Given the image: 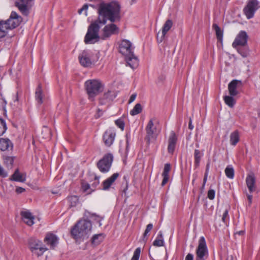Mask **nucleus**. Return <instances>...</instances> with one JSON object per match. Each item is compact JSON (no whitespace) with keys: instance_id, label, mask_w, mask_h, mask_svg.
Returning <instances> with one entry per match:
<instances>
[{"instance_id":"1","label":"nucleus","mask_w":260,"mask_h":260,"mask_svg":"<svg viewBox=\"0 0 260 260\" xmlns=\"http://www.w3.org/2000/svg\"><path fill=\"white\" fill-rule=\"evenodd\" d=\"M120 5L116 2H112L110 3H101L98 7L99 17L96 21L100 24H106L107 20L111 22L119 21Z\"/></svg>"},{"instance_id":"2","label":"nucleus","mask_w":260,"mask_h":260,"mask_svg":"<svg viewBox=\"0 0 260 260\" xmlns=\"http://www.w3.org/2000/svg\"><path fill=\"white\" fill-rule=\"evenodd\" d=\"M92 224L90 221L81 219L71 229V233L74 239H80L87 238L91 233Z\"/></svg>"},{"instance_id":"3","label":"nucleus","mask_w":260,"mask_h":260,"mask_svg":"<svg viewBox=\"0 0 260 260\" xmlns=\"http://www.w3.org/2000/svg\"><path fill=\"white\" fill-rule=\"evenodd\" d=\"M84 86L86 92L90 96L98 95L104 89L101 81L98 79L88 80L85 82Z\"/></svg>"},{"instance_id":"4","label":"nucleus","mask_w":260,"mask_h":260,"mask_svg":"<svg viewBox=\"0 0 260 260\" xmlns=\"http://www.w3.org/2000/svg\"><path fill=\"white\" fill-rule=\"evenodd\" d=\"M99 24H100L95 21L89 26L84 38V42L86 44H91L99 41V31L100 28Z\"/></svg>"},{"instance_id":"5","label":"nucleus","mask_w":260,"mask_h":260,"mask_svg":"<svg viewBox=\"0 0 260 260\" xmlns=\"http://www.w3.org/2000/svg\"><path fill=\"white\" fill-rule=\"evenodd\" d=\"M113 160V156L111 153L105 154L103 157L98 161L97 164L98 169L101 172L104 173L109 172Z\"/></svg>"},{"instance_id":"6","label":"nucleus","mask_w":260,"mask_h":260,"mask_svg":"<svg viewBox=\"0 0 260 260\" xmlns=\"http://www.w3.org/2000/svg\"><path fill=\"white\" fill-rule=\"evenodd\" d=\"M196 253V260H205L208 256V248L204 237H200L199 240Z\"/></svg>"},{"instance_id":"7","label":"nucleus","mask_w":260,"mask_h":260,"mask_svg":"<svg viewBox=\"0 0 260 260\" xmlns=\"http://www.w3.org/2000/svg\"><path fill=\"white\" fill-rule=\"evenodd\" d=\"M29 246L31 252L38 256L42 255L48 249L42 245L41 241L36 239H30L29 242Z\"/></svg>"},{"instance_id":"8","label":"nucleus","mask_w":260,"mask_h":260,"mask_svg":"<svg viewBox=\"0 0 260 260\" xmlns=\"http://www.w3.org/2000/svg\"><path fill=\"white\" fill-rule=\"evenodd\" d=\"M34 0H17L15 5L21 13L24 16H27L33 5Z\"/></svg>"},{"instance_id":"9","label":"nucleus","mask_w":260,"mask_h":260,"mask_svg":"<svg viewBox=\"0 0 260 260\" xmlns=\"http://www.w3.org/2000/svg\"><path fill=\"white\" fill-rule=\"evenodd\" d=\"M258 7V2L257 0H249L243 10L247 18L249 19L252 18Z\"/></svg>"},{"instance_id":"10","label":"nucleus","mask_w":260,"mask_h":260,"mask_svg":"<svg viewBox=\"0 0 260 260\" xmlns=\"http://www.w3.org/2000/svg\"><path fill=\"white\" fill-rule=\"evenodd\" d=\"M119 52L125 57L132 55L133 53V47L132 43L128 40H124L121 41L119 47Z\"/></svg>"},{"instance_id":"11","label":"nucleus","mask_w":260,"mask_h":260,"mask_svg":"<svg viewBox=\"0 0 260 260\" xmlns=\"http://www.w3.org/2000/svg\"><path fill=\"white\" fill-rule=\"evenodd\" d=\"M115 136L116 132L113 128H109L107 129L103 136V141L105 145L107 147L111 146L115 140Z\"/></svg>"},{"instance_id":"12","label":"nucleus","mask_w":260,"mask_h":260,"mask_svg":"<svg viewBox=\"0 0 260 260\" xmlns=\"http://www.w3.org/2000/svg\"><path fill=\"white\" fill-rule=\"evenodd\" d=\"M80 64L84 67H89L93 62L91 59V53L88 50L83 51L78 56Z\"/></svg>"},{"instance_id":"13","label":"nucleus","mask_w":260,"mask_h":260,"mask_svg":"<svg viewBox=\"0 0 260 260\" xmlns=\"http://www.w3.org/2000/svg\"><path fill=\"white\" fill-rule=\"evenodd\" d=\"M22 21L21 17L19 16L15 12L13 11L9 18L5 21L7 24L10 26L11 29L15 28L18 26Z\"/></svg>"},{"instance_id":"14","label":"nucleus","mask_w":260,"mask_h":260,"mask_svg":"<svg viewBox=\"0 0 260 260\" xmlns=\"http://www.w3.org/2000/svg\"><path fill=\"white\" fill-rule=\"evenodd\" d=\"M248 36L245 31H240L236 37L232 46L236 48L238 46H244L247 44Z\"/></svg>"},{"instance_id":"15","label":"nucleus","mask_w":260,"mask_h":260,"mask_svg":"<svg viewBox=\"0 0 260 260\" xmlns=\"http://www.w3.org/2000/svg\"><path fill=\"white\" fill-rule=\"evenodd\" d=\"M173 25V22L171 20H167L164 24L161 33L158 32L157 35V40L159 43H161L164 40L165 36L167 32L171 29Z\"/></svg>"},{"instance_id":"16","label":"nucleus","mask_w":260,"mask_h":260,"mask_svg":"<svg viewBox=\"0 0 260 260\" xmlns=\"http://www.w3.org/2000/svg\"><path fill=\"white\" fill-rule=\"evenodd\" d=\"M147 137L149 141L151 139H155L157 135V129L154 126L152 119L149 121L146 127Z\"/></svg>"},{"instance_id":"17","label":"nucleus","mask_w":260,"mask_h":260,"mask_svg":"<svg viewBox=\"0 0 260 260\" xmlns=\"http://www.w3.org/2000/svg\"><path fill=\"white\" fill-rule=\"evenodd\" d=\"M242 83L240 81L237 80H233L228 85V89L229 93L232 96L236 95L241 87Z\"/></svg>"},{"instance_id":"18","label":"nucleus","mask_w":260,"mask_h":260,"mask_svg":"<svg viewBox=\"0 0 260 260\" xmlns=\"http://www.w3.org/2000/svg\"><path fill=\"white\" fill-rule=\"evenodd\" d=\"M119 28L115 24L113 23L108 24L103 28V38L105 39L112 35L117 34Z\"/></svg>"},{"instance_id":"19","label":"nucleus","mask_w":260,"mask_h":260,"mask_svg":"<svg viewBox=\"0 0 260 260\" xmlns=\"http://www.w3.org/2000/svg\"><path fill=\"white\" fill-rule=\"evenodd\" d=\"M44 242L50 248L54 249L58 243V238L55 235L49 233L46 234Z\"/></svg>"},{"instance_id":"20","label":"nucleus","mask_w":260,"mask_h":260,"mask_svg":"<svg viewBox=\"0 0 260 260\" xmlns=\"http://www.w3.org/2000/svg\"><path fill=\"white\" fill-rule=\"evenodd\" d=\"M255 181L256 179L254 173L252 172L248 173L246 178V183L247 187L251 193L256 189Z\"/></svg>"},{"instance_id":"21","label":"nucleus","mask_w":260,"mask_h":260,"mask_svg":"<svg viewBox=\"0 0 260 260\" xmlns=\"http://www.w3.org/2000/svg\"><path fill=\"white\" fill-rule=\"evenodd\" d=\"M176 142L177 137L174 132H171L168 140V150L169 153H172L174 152L175 148Z\"/></svg>"},{"instance_id":"22","label":"nucleus","mask_w":260,"mask_h":260,"mask_svg":"<svg viewBox=\"0 0 260 260\" xmlns=\"http://www.w3.org/2000/svg\"><path fill=\"white\" fill-rule=\"evenodd\" d=\"M118 176V173H114L111 176L106 179L103 182V189L104 190L109 189Z\"/></svg>"},{"instance_id":"23","label":"nucleus","mask_w":260,"mask_h":260,"mask_svg":"<svg viewBox=\"0 0 260 260\" xmlns=\"http://www.w3.org/2000/svg\"><path fill=\"white\" fill-rule=\"evenodd\" d=\"M22 219L23 221L29 226H31L34 224V216L28 211H23L21 212Z\"/></svg>"},{"instance_id":"24","label":"nucleus","mask_w":260,"mask_h":260,"mask_svg":"<svg viewBox=\"0 0 260 260\" xmlns=\"http://www.w3.org/2000/svg\"><path fill=\"white\" fill-rule=\"evenodd\" d=\"M125 60L127 65H128L132 69H134L138 67L139 60L134 54L126 57Z\"/></svg>"},{"instance_id":"25","label":"nucleus","mask_w":260,"mask_h":260,"mask_svg":"<svg viewBox=\"0 0 260 260\" xmlns=\"http://www.w3.org/2000/svg\"><path fill=\"white\" fill-rule=\"evenodd\" d=\"M13 144L8 139L0 138V149L2 151H6L10 148L12 149Z\"/></svg>"},{"instance_id":"26","label":"nucleus","mask_w":260,"mask_h":260,"mask_svg":"<svg viewBox=\"0 0 260 260\" xmlns=\"http://www.w3.org/2000/svg\"><path fill=\"white\" fill-rule=\"evenodd\" d=\"M171 170V166L169 164H166L165 165L164 169L163 172L162 173V176L163 177V179L161 182V185L164 186L169 180V172Z\"/></svg>"},{"instance_id":"27","label":"nucleus","mask_w":260,"mask_h":260,"mask_svg":"<svg viewBox=\"0 0 260 260\" xmlns=\"http://www.w3.org/2000/svg\"><path fill=\"white\" fill-rule=\"evenodd\" d=\"M9 30L11 29L6 22L3 20L0 21V38L5 37Z\"/></svg>"},{"instance_id":"28","label":"nucleus","mask_w":260,"mask_h":260,"mask_svg":"<svg viewBox=\"0 0 260 260\" xmlns=\"http://www.w3.org/2000/svg\"><path fill=\"white\" fill-rule=\"evenodd\" d=\"M11 180L15 181L23 182L26 180V175L24 174L20 173L19 171L17 170L12 176Z\"/></svg>"},{"instance_id":"29","label":"nucleus","mask_w":260,"mask_h":260,"mask_svg":"<svg viewBox=\"0 0 260 260\" xmlns=\"http://www.w3.org/2000/svg\"><path fill=\"white\" fill-rule=\"evenodd\" d=\"M230 141L231 145L235 146L239 141V133L238 131L233 132L230 136Z\"/></svg>"},{"instance_id":"30","label":"nucleus","mask_w":260,"mask_h":260,"mask_svg":"<svg viewBox=\"0 0 260 260\" xmlns=\"http://www.w3.org/2000/svg\"><path fill=\"white\" fill-rule=\"evenodd\" d=\"M105 236L103 234L94 235L91 239V243L93 245L100 244L104 240Z\"/></svg>"},{"instance_id":"31","label":"nucleus","mask_w":260,"mask_h":260,"mask_svg":"<svg viewBox=\"0 0 260 260\" xmlns=\"http://www.w3.org/2000/svg\"><path fill=\"white\" fill-rule=\"evenodd\" d=\"M153 245L155 246H162L164 245V241L162 234L159 232L156 239L154 241Z\"/></svg>"},{"instance_id":"32","label":"nucleus","mask_w":260,"mask_h":260,"mask_svg":"<svg viewBox=\"0 0 260 260\" xmlns=\"http://www.w3.org/2000/svg\"><path fill=\"white\" fill-rule=\"evenodd\" d=\"M213 28L214 29L217 39L220 41H222L223 38V31L221 30L220 28L218 26V25L216 24H213Z\"/></svg>"},{"instance_id":"33","label":"nucleus","mask_w":260,"mask_h":260,"mask_svg":"<svg viewBox=\"0 0 260 260\" xmlns=\"http://www.w3.org/2000/svg\"><path fill=\"white\" fill-rule=\"evenodd\" d=\"M82 189L86 194H90L94 191V188H92L91 185L87 182L82 183Z\"/></svg>"},{"instance_id":"34","label":"nucleus","mask_w":260,"mask_h":260,"mask_svg":"<svg viewBox=\"0 0 260 260\" xmlns=\"http://www.w3.org/2000/svg\"><path fill=\"white\" fill-rule=\"evenodd\" d=\"M225 174L226 177L230 179L234 177V170L232 166H228L225 169Z\"/></svg>"},{"instance_id":"35","label":"nucleus","mask_w":260,"mask_h":260,"mask_svg":"<svg viewBox=\"0 0 260 260\" xmlns=\"http://www.w3.org/2000/svg\"><path fill=\"white\" fill-rule=\"evenodd\" d=\"M142 111V107L140 104H137L133 109L130 111V114L132 116L137 115Z\"/></svg>"},{"instance_id":"36","label":"nucleus","mask_w":260,"mask_h":260,"mask_svg":"<svg viewBox=\"0 0 260 260\" xmlns=\"http://www.w3.org/2000/svg\"><path fill=\"white\" fill-rule=\"evenodd\" d=\"M222 221L224 223L226 226L228 225L229 221V211L227 209H226L222 214Z\"/></svg>"},{"instance_id":"37","label":"nucleus","mask_w":260,"mask_h":260,"mask_svg":"<svg viewBox=\"0 0 260 260\" xmlns=\"http://www.w3.org/2000/svg\"><path fill=\"white\" fill-rule=\"evenodd\" d=\"M7 128L6 122L3 119L0 118V136L5 134Z\"/></svg>"},{"instance_id":"38","label":"nucleus","mask_w":260,"mask_h":260,"mask_svg":"<svg viewBox=\"0 0 260 260\" xmlns=\"http://www.w3.org/2000/svg\"><path fill=\"white\" fill-rule=\"evenodd\" d=\"M194 162L196 166H199L201 159V153L199 150L196 149L194 153Z\"/></svg>"},{"instance_id":"39","label":"nucleus","mask_w":260,"mask_h":260,"mask_svg":"<svg viewBox=\"0 0 260 260\" xmlns=\"http://www.w3.org/2000/svg\"><path fill=\"white\" fill-rule=\"evenodd\" d=\"M223 100L225 104L231 108L233 107L236 102L235 99H223Z\"/></svg>"},{"instance_id":"40","label":"nucleus","mask_w":260,"mask_h":260,"mask_svg":"<svg viewBox=\"0 0 260 260\" xmlns=\"http://www.w3.org/2000/svg\"><path fill=\"white\" fill-rule=\"evenodd\" d=\"M141 253V248L138 247L135 250L131 260H139Z\"/></svg>"},{"instance_id":"41","label":"nucleus","mask_w":260,"mask_h":260,"mask_svg":"<svg viewBox=\"0 0 260 260\" xmlns=\"http://www.w3.org/2000/svg\"><path fill=\"white\" fill-rule=\"evenodd\" d=\"M69 202L71 204V206H76V204L78 201V199L77 196H71L68 198V199Z\"/></svg>"},{"instance_id":"42","label":"nucleus","mask_w":260,"mask_h":260,"mask_svg":"<svg viewBox=\"0 0 260 260\" xmlns=\"http://www.w3.org/2000/svg\"><path fill=\"white\" fill-rule=\"evenodd\" d=\"M153 224L152 223H149L147 225L146 229L144 232L143 234V240H145V239H147V236L149 232L152 229Z\"/></svg>"},{"instance_id":"43","label":"nucleus","mask_w":260,"mask_h":260,"mask_svg":"<svg viewBox=\"0 0 260 260\" xmlns=\"http://www.w3.org/2000/svg\"><path fill=\"white\" fill-rule=\"evenodd\" d=\"M14 158L12 156H7L5 157L4 161L5 163L8 166H12L14 162Z\"/></svg>"},{"instance_id":"44","label":"nucleus","mask_w":260,"mask_h":260,"mask_svg":"<svg viewBox=\"0 0 260 260\" xmlns=\"http://www.w3.org/2000/svg\"><path fill=\"white\" fill-rule=\"evenodd\" d=\"M116 125L119 127L122 131L124 129V123L121 119H118L115 121Z\"/></svg>"},{"instance_id":"45","label":"nucleus","mask_w":260,"mask_h":260,"mask_svg":"<svg viewBox=\"0 0 260 260\" xmlns=\"http://www.w3.org/2000/svg\"><path fill=\"white\" fill-rule=\"evenodd\" d=\"M215 191L213 189H210L208 191L207 197L210 200H213L215 198Z\"/></svg>"},{"instance_id":"46","label":"nucleus","mask_w":260,"mask_h":260,"mask_svg":"<svg viewBox=\"0 0 260 260\" xmlns=\"http://www.w3.org/2000/svg\"><path fill=\"white\" fill-rule=\"evenodd\" d=\"M85 215L87 217L93 218L95 220H98L99 218V216L94 213H90L88 212H85Z\"/></svg>"},{"instance_id":"47","label":"nucleus","mask_w":260,"mask_h":260,"mask_svg":"<svg viewBox=\"0 0 260 260\" xmlns=\"http://www.w3.org/2000/svg\"><path fill=\"white\" fill-rule=\"evenodd\" d=\"M43 133H46L47 134V136L43 137V138H44L45 139H49L51 138L50 131L48 128L46 127L44 128V129L43 131Z\"/></svg>"},{"instance_id":"48","label":"nucleus","mask_w":260,"mask_h":260,"mask_svg":"<svg viewBox=\"0 0 260 260\" xmlns=\"http://www.w3.org/2000/svg\"><path fill=\"white\" fill-rule=\"evenodd\" d=\"M42 96H45L42 93V90L40 87H38L36 91V98H41Z\"/></svg>"},{"instance_id":"49","label":"nucleus","mask_w":260,"mask_h":260,"mask_svg":"<svg viewBox=\"0 0 260 260\" xmlns=\"http://www.w3.org/2000/svg\"><path fill=\"white\" fill-rule=\"evenodd\" d=\"M99 177H95L94 182L91 185V187L92 188H94V190L95 189V188L99 184Z\"/></svg>"},{"instance_id":"50","label":"nucleus","mask_w":260,"mask_h":260,"mask_svg":"<svg viewBox=\"0 0 260 260\" xmlns=\"http://www.w3.org/2000/svg\"><path fill=\"white\" fill-rule=\"evenodd\" d=\"M0 176L3 177H5L7 176V173L4 171V169L1 166H0Z\"/></svg>"},{"instance_id":"51","label":"nucleus","mask_w":260,"mask_h":260,"mask_svg":"<svg viewBox=\"0 0 260 260\" xmlns=\"http://www.w3.org/2000/svg\"><path fill=\"white\" fill-rule=\"evenodd\" d=\"M208 165L207 166V169H208ZM207 177H208V172H207V170H206V172L205 174V176H204V180H203V187H204V186L205 185V184L207 180Z\"/></svg>"},{"instance_id":"52","label":"nucleus","mask_w":260,"mask_h":260,"mask_svg":"<svg viewBox=\"0 0 260 260\" xmlns=\"http://www.w3.org/2000/svg\"><path fill=\"white\" fill-rule=\"evenodd\" d=\"M106 95L107 96H111V97H112V96H116L117 95H116L115 94V93H114L113 92H111V91H108V92H107L106 93Z\"/></svg>"},{"instance_id":"53","label":"nucleus","mask_w":260,"mask_h":260,"mask_svg":"<svg viewBox=\"0 0 260 260\" xmlns=\"http://www.w3.org/2000/svg\"><path fill=\"white\" fill-rule=\"evenodd\" d=\"M193 255L192 254L188 253L185 257V260H193Z\"/></svg>"},{"instance_id":"54","label":"nucleus","mask_w":260,"mask_h":260,"mask_svg":"<svg viewBox=\"0 0 260 260\" xmlns=\"http://www.w3.org/2000/svg\"><path fill=\"white\" fill-rule=\"evenodd\" d=\"M88 8V5L87 4L84 5L82 8V10L83 11H85V15L86 16L87 15V11Z\"/></svg>"},{"instance_id":"55","label":"nucleus","mask_w":260,"mask_h":260,"mask_svg":"<svg viewBox=\"0 0 260 260\" xmlns=\"http://www.w3.org/2000/svg\"><path fill=\"white\" fill-rule=\"evenodd\" d=\"M24 190H25V189L21 187H19L16 188V192L18 193H22Z\"/></svg>"},{"instance_id":"56","label":"nucleus","mask_w":260,"mask_h":260,"mask_svg":"<svg viewBox=\"0 0 260 260\" xmlns=\"http://www.w3.org/2000/svg\"><path fill=\"white\" fill-rule=\"evenodd\" d=\"M247 198L248 200L249 204L251 205L252 201V196L251 194H247Z\"/></svg>"},{"instance_id":"57","label":"nucleus","mask_w":260,"mask_h":260,"mask_svg":"<svg viewBox=\"0 0 260 260\" xmlns=\"http://www.w3.org/2000/svg\"><path fill=\"white\" fill-rule=\"evenodd\" d=\"M189 128L190 129H192L193 128V125L192 124V120L191 119H189Z\"/></svg>"},{"instance_id":"58","label":"nucleus","mask_w":260,"mask_h":260,"mask_svg":"<svg viewBox=\"0 0 260 260\" xmlns=\"http://www.w3.org/2000/svg\"><path fill=\"white\" fill-rule=\"evenodd\" d=\"M193 179L192 180V184H194L195 180H196V179H197V174H193Z\"/></svg>"},{"instance_id":"59","label":"nucleus","mask_w":260,"mask_h":260,"mask_svg":"<svg viewBox=\"0 0 260 260\" xmlns=\"http://www.w3.org/2000/svg\"><path fill=\"white\" fill-rule=\"evenodd\" d=\"M137 96V93H133L131 96H130V98H136Z\"/></svg>"},{"instance_id":"60","label":"nucleus","mask_w":260,"mask_h":260,"mask_svg":"<svg viewBox=\"0 0 260 260\" xmlns=\"http://www.w3.org/2000/svg\"><path fill=\"white\" fill-rule=\"evenodd\" d=\"M83 11V10H82V8H81V9H79V10H78V13H79V14H81L82 13V11Z\"/></svg>"},{"instance_id":"61","label":"nucleus","mask_w":260,"mask_h":260,"mask_svg":"<svg viewBox=\"0 0 260 260\" xmlns=\"http://www.w3.org/2000/svg\"><path fill=\"white\" fill-rule=\"evenodd\" d=\"M135 98H133V99H130V100H129V103H132V102L134 101V100H135Z\"/></svg>"},{"instance_id":"62","label":"nucleus","mask_w":260,"mask_h":260,"mask_svg":"<svg viewBox=\"0 0 260 260\" xmlns=\"http://www.w3.org/2000/svg\"><path fill=\"white\" fill-rule=\"evenodd\" d=\"M243 233H244L243 231H241L239 232L238 234L239 235H242L243 234Z\"/></svg>"},{"instance_id":"63","label":"nucleus","mask_w":260,"mask_h":260,"mask_svg":"<svg viewBox=\"0 0 260 260\" xmlns=\"http://www.w3.org/2000/svg\"><path fill=\"white\" fill-rule=\"evenodd\" d=\"M38 102H39V103H42V99H41V98L39 99V101H38Z\"/></svg>"},{"instance_id":"64","label":"nucleus","mask_w":260,"mask_h":260,"mask_svg":"<svg viewBox=\"0 0 260 260\" xmlns=\"http://www.w3.org/2000/svg\"><path fill=\"white\" fill-rule=\"evenodd\" d=\"M102 100H101L100 101V103L101 104H103V101H104L105 100V99H101Z\"/></svg>"}]
</instances>
